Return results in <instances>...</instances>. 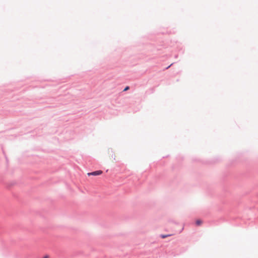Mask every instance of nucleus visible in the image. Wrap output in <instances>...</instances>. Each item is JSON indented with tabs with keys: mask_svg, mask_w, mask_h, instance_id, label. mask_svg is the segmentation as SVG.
Instances as JSON below:
<instances>
[{
	"mask_svg": "<svg viewBox=\"0 0 258 258\" xmlns=\"http://www.w3.org/2000/svg\"><path fill=\"white\" fill-rule=\"evenodd\" d=\"M171 66H172V64H170L169 65V66H168V67L167 68H170V67H171Z\"/></svg>",
	"mask_w": 258,
	"mask_h": 258,
	"instance_id": "9",
	"label": "nucleus"
},
{
	"mask_svg": "<svg viewBox=\"0 0 258 258\" xmlns=\"http://www.w3.org/2000/svg\"><path fill=\"white\" fill-rule=\"evenodd\" d=\"M171 66H172V64H170L169 65V66H168V67L167 68H170V67H171Z\"/></svg>",
	"mask_w": 258,
	"mask_h": 258,
	"instance_id": "7",
	"label": "nucleus"
},
{
	"mask_svg": "<svg viewBox=\"0 0 258 258\" xmlns=\"http://www.w3.org/2000/svg\"><path fill=\"white\" fill-rule=\"evenodd\" d=\"M203 223V222L201 220L198 219L196 221V224L198 226H200Z\"/></svg>",
	"mask_w": 258,
	"mask_h": 258,
	"instance_id": "2",
	"label": "nucleus"
},
{
	"mask_svg": "<svg viewBox=\"0 0 258 258\" xmlns=\"http://www.w3.org/2000/svg\"><path fill=\"white\" fill-rule=\"evenodd\" d=\"M129 88H129V87H128V86L126 87L124 89L123 91H126L128 90L129 89Z\"/></svg>",
	"mask_w": 258,
	"mask_h": 258,
	"instance_id": "4",
	"label": "nucleus"
},
{
	"mask_svg": "<svg viewBox=\"0 0 258 258\" xmlns=\"http://www.w3.org/2000/svg\"><path fill=\"white\" fill-rule=\"evenodd\" d=\"M171 66H172V64H170L169 65V66H168V67L167 68H170V67H171Z\"/></svg>",
	"mask_w": 258,
	"mask_h": 258,
	"instance_id": "6",
	"label": "nucleus"
},
{
	"mask_svg": "<svg viewBox=\"0 0 258 258\" xmlns=\"http://www.w3.org/2000/svg\"><path fill=\"white\" fill-rule=\"evenodd\" d=\"M102 173V171L98 170V171H94L92 172L88 173V175L89 176H90V175L97 176V175H99L101 174Z\"/></svg>",
	"mask_w": 258,
	"mask_h": 258,
	"instance_id": "1",
	"label": "nucleus"
},
{
	"mask_svg": "<svg viewBox=\"0 0 258 258\" xmlns=\"http://www.w3.org/2000/svg\"><path fill=\"white\" fill-rule=\"evenodd\" d=\"M43 258H49V256L46 255L44 256Z\"/></svg>",
	"mask_w": 258,
	"mask_h": 258,
	"instance_id": "5",
	"label": "nucleus"
},
{
	"mask_svg": "<svg viewBox=\"0 0 258 258\" xmlns=\"http://www.w3.org/2000/svg\"><path fill=\"white\" fill-rule=\"evenodd\" d=\"M171 235V234H169V235H163V234H162V235H161V237L162 238H166V237H167L168 236H170Z\"/></svg>",
	"mask_w": 258,
	"mask_h": 258,
	"instance_id": "3",
	"label": "nucleus"
},
{
	"mask_svg": "<svg viewBox=\"0 0 258 258\" xmlns=\"http://www.w3.org/2000/svg\"><path fill=\"white\" fill-rule=\"evenodd\" d=\"M171 66H172V64H170L169 65V66H168V67L167 68H170V67H171Z\"/></svg>",
	"mask_w": 258,
	"mask_h": 258,
	"instance_id": "8",
	"label": "nucleus"
}]
</instances>
